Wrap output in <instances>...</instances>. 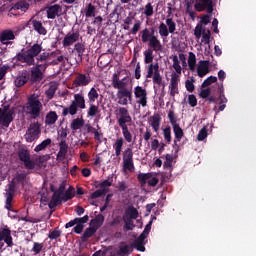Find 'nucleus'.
Returning a JSON list of instances; mask_svg holds the SVG:
<instances>
[{
    "instance_id": "nucleus-36",
    "label": "nucleus",
    "mask_w": 256,
    "mask_h": 256,
    "mask_svg": "<svg viewBox=\"0 0 256 256\" xmlns=\"http://www.w3.org/2000/svg\"><path fill=\"white\" fill-rule=\"evenodd\" d=\"M153 177L152 173H139L137 175V180L139 181L140 185L143 187L147 185V181Z\"/></svg>"
},
{
    "instance_id": "nucleus-49",
    "label": "nucleus",
    "mask_w": 256,
    "mask_h": 256,
    "mask_svg": "<svg viewBox=\"0 0 256 256\" xmlns=\"http://www.w3.org/2000/svg\"><path fill=\"white\" fill-rule=\"evenodd\" d=\"M109 192V189H98L95 192H93L90 195L91 199H99V197H104V195H106Z\"/></svg>"
},
{
    "instance_id": "nucleus-18",
    "label": "nucleus",
    "mask_w": 256,
    "mask_h": 256,
    "mask_svg": "<svg viewBox=\"0 0 256 256\" xmlns=\"http://www.w3.org/2000/svg\"><path fill=\"white\" fill-rule=\"evenodd\" d=\"M36 68L31 71V79L33 81H41L43 79V72H41V69L45 71L47 67H49V63H44V64H35Z\"/></svg>"
},
{
    "instance_id": "nucleus-6",
    "label": "nucleus",
    "mask_w": 256,
    "mask_h": 256,
    "mask_svg": "<svg viewBox=\"0 0 256 256\" xmlns=\"http://www.w3.org/2000/svg\"><path fill=\"white\" fill-rule=\"evenodd\" d=\"M168 119L173 127V132L175 135L174 143H177L181 141V139H183L184 132L181 126H179V124L177 123L179 119L177 118V115H175V110L170 109L168 111Z\"/></svg>"
},
{
    "instance_id": "nucleus-1",
    "label": "nucleus",
    "mask_w": 256,
    "mask_h": 256,
    "mask_svg": "<svg viewBox=\"0 0 256 256\" xmlns=\"http://www.w3.org/2000/svg\"><path fill=\"white\" fill-rule=\"evenodd\" d=\"M29 183V179H27V174L25 173H16L10 184H8V189H6L5 204L4 208L7 211H12V213H17L15 209H13V203H15V192L23 191L25 189V185Z\"/></svg>"
},
{
    "instance_id": "nucleus-28",
    "label": "nucleus",
    "mask_w": 256,
    "mask_h": 256,
    "mask_svg": "<svg viewBox=\"0 0 256 256\" xmlns=\"http://www.w3.org/2000/svg\"><path fill=\"white\" fill-rule=\"evenodd\" d=\"M95 233H97V230L93 226L86 228L83 235L81 236L82 243H87L89 239L95 235Z\"/></svg>"
},
{
    "instance_id": "nucleus-46",
    "label": "nucleus",
    "mask_w": 256,
    "mask_h": 256,
    "mask_svg": "<svg viewBox=\"0 0 256 256\" xmlns=\"http://www.w3.org/2000/svg\"><path fill=\"white\" fill-rule=\"evenodd\" d=\"M152 36L148 28H145L144 30L141 31V41L142 43H149L152 39Z\"/></svg>"
},
{
    "instance_id": "nucleus-40",
    "label": "nucleus",
    "mask_w": 256,
    "mask_h": 256,
    "mask_svg": "<svg viewBox=\"0 0 256 256\" xmlns=\"http://www.w3.org/2000/svg\"><path fill=\"white\" fill-rule=\"evenodd\" d=\"M129 219H137L139 217V211L134 206L128 207L126 214Z\"/></svg>"
},
{
    "instance_id": "nucleus-26",
    "label": "nucleus",
    "mask_w": 256,
    "mask_h": 256,
    "mask_svg": "<svg viewBox=\"0 0 256 256\" xmlns=\"http://www.w3.org/2000/svg\"><path fill=\"white\" fill-rule=\"evenodd\" d=\"M58 119H59V115H57V112L50 111L46 114L45 125H48L49 127H51V125H55V123H57Z\"/></svg>"
},
{
    "instance_id": "nucleus-25",
    "label": "nucleus",
    "mask_w": 256,
    "mask_h": 256,
    "mask_svg": "<svg viewBox=\"0 0 256 256\" xmlns=\"http://www.w3.org/2000/svg\"><path fill=\"white\" fill-rule=\"evenodd\" d=\"M1 108H0V125L1 127H5L6 129L9 127V125H11V123H13V119H15V117L13 116V114H1Z\"/></svg>"
},
{
    "instance_id": "nucleus-27",
    "label": "nucleus",
    "mask_w": 256,
    "mask_h": 256,
    "mask_svg": "<svg viewBox=\"0 0 256 256\" xmlns=\"http://www.w3.org/2000/svg\"><path fill=\"white\" fill-rule=\"evenodd\" d=\"M103 223H105V216H103V214H98L94 219L90 221L91 227L96 229V231L103 226Z\"/></svg>"
},
{
    "instance_id": "nucleus-45",
    "label": "nucleus",
    "mask_w": 256,
    "mask_h": 256,
    "mask_svg": "<svg viewBox=\"0 0 256 256\" xmlns=\"http://www.w3.org/2000/svg\"><path fill=\"white\" fill-rule=\"evenodd\" d=\"M55 93H57V84L51 83L49 88L46 90L45 95L48 99H53V97H55Z\"/></svg>"
},
{
    "instance_id": "nucleus-8",
    "label": "nucleus",
    "mask_w": 256,
    "mask_h": 256,
    "mask_svg": "<svg viewBox=\"0 0 256 256\" xmlns=\"http://www.w3.org/2000/svg\"><path fill=\"white\" fill-rule=\"evenodd\" d=\"M19 160L24 163L25 169L33 170L37 167V163L34 160H31V152L29 150L22 148L18 151Z\"/></svg>"
},
{
    "instance_id": "nucleus-13",
    "label": "nucleus",
    "mask_w": 256,
    "mask_h": 256,
    "mask_svg": "<svg viewBox=\"0 0 256 256\" xmlns=\"http://www.w3.org/2000/svg\"><path fill=\"white\" fill-rule=\"evenodd\" d=\"M15 41V32L11 29H5L0 33V43L2 45H12Z\"/></svg>"
},
{
    "instance_id": "nucleus-10",
    "label": "nucleus",
    "mask_w": 256,
    "mask_h": 256,
    "mask_svg": "<svg viewBox=\"0 0 256 256\" xmlns=\"http://www.w3.org/2000/svg\"><path fill=\"white\" fill-rule=\"evenodd\" d=\"M89 83H91V76L89 74L78 73L72 82V87L79 89V87H87Z\"/></svg>"
},
{
    "instance_id": "nucleus-60",
    "label": "nucleus",
    "mask_w": 256,
    "mask_h": 256,
    "mask_svg": "<svg viewBox=\"0 0 256 256\" xmlns=\"http://www.w3.org/2000/svg\"><path fill=\"white\" fill-rule=\"evenodd\" d=\"M163 135L166 143L170 145L171 144V126H166V128L163 130Z\"/></svg>"
},
{
    "instance_id": "nucleus-11",
    "label": "nucleus",
    "mask_w": 256,
    "mask_h": 256,
    "mask_svg": "<svg viewBox=\"0 0 256 256\" xmlns=\"http://www.w3.org/2000/svg\"><path fill=\"white\" fill-rule=\"evenodd\" d=\"M135 99H138L137 103L142 107H147V90L141 86L134 88Z\"/></svg>"
},
{
    "instance_id": "nucleus-19",
    "label": "nucleus",
    "mask_w": 256,
    "mask_h": 256,
    "mask_svg": "<svg viewBox=\"0 0 256 256\" xmlns=\"http://www.w3.org/2000/svg\"><path fill=\"white\" fill-rule=\"evenodd\" d=\"M67 153H69V145L65 139H62L59 143V151L57 153V159L59 161H65L67 157Z\"/></svg>"
},
{
    "instance_id": "nucleus-38",
    "label": "nucleus",
    "mask_w": 256,
    "mask_h": 256,
    "mask_svg": "<svg viewBox=\"0 0 256 256\" xmlns=\"http://www.w3.org/2000/svg\"><path fill=\"white\" fill-rule=\"evenodd\" d=\"M120 128L122 129V135L125 139V142L132 143L133 142V134H131V131H129V126H122Z\"/></svg>"
},
{
    "instance_id": "nucleus-56",
    "label": "nucleus",
    "mask_w": 256,
    "mask_h": 256,
    "mask_svg": "<svg viewBox=\"0 0 256 256\" xmlns=\"http://www.w3.org/2000/svg\"><path fill=\"white\" fill-rule=\"evenodd\" d=\"M99 113V106L95 104H90V107L87 112V117H95Z\"/></svg>"
},
{
    "instance_id": "nucleus-4",
    "label": "nucleus",
    "mask_w": 256,
    "mask_h": 256,
    "mask_svg": "<svg viewBox=\"0 0 256 256\" xmlns=\"http://www.w3.org/2000/svg\"><path fill=\"white\" fill-rule=\"evenodd\" d=\"M85 96L81 93L74 94V100L71 102L69 107H64L62 111V116L67 117V115H77L79 109H85Z\"/></svg>"
},
{
    "instance_id": "nucleus-33",
    "label": "nucleus",
    "mask_w": 256,
    "mask_h": 256,
    "mask_svg": "<svg viewBox=\"0 0 256 256\" xmlns=\"http://www.w3.org/2000/svg\"><path fill=\"white\" fill-rule=\"evenodd\" d=\"M27 81H29V76L27 75V73H22V75L16 77L14 85L15 87H23V85H25Z\"/></svg>"
},
{
    "instance_id": "nucleus-35",
    "label": "nucleus",
    "mask_w": 256,
    "mask_h": 256,
    "mask_svg": "<svg viewBox=\"0 0 256 256\" xmlns=\"http://www.w3.org/2000/svg\"><path fill=\"white\" fill-rule=\"evenodd\" d=\"M83 125H85V120L83 118H75L72 120L70 128L72 131H78V129H81Z\"/></svg>"
},
{
    "instance_id": "nucleus-16",
    "label": "nucleus",
    "mask_w": 256,
    "mask_h": 256,
    "mask_svg": "<svg viewBox=\"0 0 256 256\" xmlns=\"http://www.w3.org/2000/svg\"><path fill=\"white\" fill-rule=\"evenodd\" d=\"M6 243L7 247H13V236H11V229H0V243Z\"/></svg>"
},
{
    "instance_id": "nucleus-50",
    "label": "nucleus",
    "mask_w": 256,
    "mask_h": 256,
    "mask_svg": "<svg viewBox=\"0 0 256 256\" xmlns=\"http://www.w3.org/2000/svg\"><path fill=\"white\" fill-rule=\"evenodd\" d=\"M111 185H113V174L107 180L100 182L96 187H100V189H109L108 187H111Z\"/></svg>"
},
{
    "instance_id": "nucleus-7",
    "label": "nucleus",
    "mask_w": 256,
    "mask_h": 256,
    "mask_svg": "<svg viewBox=\"0 0 256 256\" xmlns=\"http://www.w3.org/2000/svg\"><path fill=\"white\" fill-rule=\"evenodd\" d=\"M39 135H41V123L33 122L28 127L24 137L27 143H33V141L39 139Z\"/></svg>"
},
{
    "instance_id": "nucleus-53",
    "label": "nucleus",
    "mask_w": 256,
    "mask_h": 256,
    "mask_svg": "<svg viewBox=\"0 0 256 256\" xmlns=\"http://www.w3.org/2000/svg\"><path fill=\"white\" fill-rule=\"evenodd\" d=\"M126 80H127V77H124L123 79L118 80V82L113 85V88L118 89V91H123V89H129V88H126L127 87V82H125Z\"/></svg>"
},
{
    "instance_id": "nucleus-52",
    "label": "nucleus",
    "mask_w": 256,
    "mask_h": 256,
    "mask_svg": "<svg viewBox=\"0 0 256 256\" xmlns=\"http://www.w3.org/2000/svg\"><path fill=\"white\" fill-rule=\"evenodd\" d=\"M166 25L168 27L169 33H171V34L175 33V31L177 29V24L175 23V21H173V18H167Z\"/></svg>"
},
{
    "instance_id": "nucleus-17",
    "label": "nucleus",
    "mask_w": 256,
    "mask_h": 256,
    "mask_svg": "<svg viewBox=\"0 0 256 256\" xmlns=\"http://www.w3.org/2000/svg\"><path fill=\"white\" fill-rule=\"evenodd\" d=\"M63 7L59 4H54L47 8V19H55L56 17H61L63 15Z\"/></svg>"
},
{
    "instance_id": "nucleus-64",
    "label": "nucleus",
    "mask_w": 256,
    "mask_h": 256,
    "mask_svg": "<svg viewBox=\"0 0 256 256\" xmlns=\"http://www.w3.org/2000/svg\"><path fill=\"white\" fill-rule=\"evenodd\" d=\"M49 239H59L61 237V230L59 228H55L53 231L49 232Z\"/></svg>"
},
{
    "instance_id": "nucleus-54",
    "label": "nucleus",
    "mask_w": 256,
    "mask_h": 256,
    "mask_svg": "<svg viewBox=\"0 0 256 256\" xmlns=\"http://www.w3.org/2000/svg\"><path fill=\"white\" fill-rule=\"evenodd\" d=\"M95 5L89 3L86 7V11H85V17L89 18V17H95Z\"/></svg>"
},
{
    "instance_id": "nucleus-41",
    "label": "nucleus",
    "mask_w": 256,
    "mask_h": 256,
    "mask_svg": "<svg viewBox=\"0 0 256 256\" xmlns=\"http://www.w3.org/2000/svg\"><path fill=\"white\" fill-rule=\"evenodd\" d=\"M74 51L77 52L80 61H83V53H85V45L78 42L74 45Z\"/></svg>"
},
{
    "instance_id": "nucleus-47",
    "label": "nucleus",
    "mask_w": 256,
    "mask_h": 256,
    "mask_svg": "<svg viewBox=\"0 0 256 256\" xmlns=\"http://www.w3.org/2000/svg\"><path fill=\"white\" fill-rule=\"evenodd\" d=\"M43 249H45L44 243L34 242L31 249V253H34V255H39V253H41Z\"/></svg>"
},
{
    "instance_id": "nucleus-2",
    "label": "nucleus",
    "mask_w": 256,
    "mask_h": 256,
    "mask_svg": "<svg viewBox=\"0 0 256 256\" xmlns=\"http://www.w3.org/2000/svg\"><path fill=\"white\" fill-rule=\"evenodd\" d=\"M43 51L42 43H34L30 45L26 50L23 48L15 56L16 61L19 63H26L28 67L35 65V58L39 57Z\"/></svg>"
},
{
    "instance_id": "nucleus-9",
    "label": "nucleus",
    "mask_w": 256,
    "mask_h": 256,
    "mask_svg": "<svg viewBox=\"0 0 256 256\" xmlns=\"http://www.w3.org/2000/svg\"><path fill=\"white\" fill-rule=\"evenodd\" d=\"M147 79H153V83L155 85H161L163 83V77L161 76V73L159 72V64H150L148 66V72L146 75Z\"/></svg>"
},
{
    "instance_id": "nucleus-32",
    "label": "nucleus",
    "mask_w": 256,
    "mask_h": 256,
    "mask_svg": "<svg viewBox=\"0 0 256 256\" xmlns=\"http://www.w3.org/2000/svg\"><path fill=\"white\" fill-rule=\"evenodd\" d=\"M122 219L124 221V231H133V229H135V223L133 222V218H129V216L124 215Z\"/></svg>"
},
{
    "instance_id": "nucleus-63",
    "label": "nucleus",
    "mask_w": 256,
    "mask_h": 256,
    "mask_svg": "<svg viewBox=\"0 0 256 256\" xmlns=\"http://www.w3.org/2000/svg\"><path fill=\"white\" fill-rule=\"evenodd\" d=\"M207 135H208L207 128L204 127L200 129V131L198 132L197 139L199 141H205V139H207Z\"/></svg>"
},
{
    "instance_id": "nucleus-15",
    "label": "nucleus",
    "mask_w": 256,
    "mask_h": 256,
    "mask_svg": "<svg viewBox=\"0 0 256 256\" xmlns=\"http://www.w3.org/2000/svg\"><path fill=\"white\" fill-rule=\"evenodd\" d=\"M79 37H81L79 31H76L74 33L68 32L62 41L63 47H71V45L79 41Z\"/></svg>"
},
{
    "instance_id": "nucleus-39",
    "label": "nucleus",
    "mask_w": 256,
    "mask_h": 256,
    "mask_svg": "<svg viewBox=\"0 0 256 256\" xmlns=\"http://www.w3.org/2000/svg\"><path fill=\"white\" fill-rule=\"evenodd\" d=\"M99 99V92L95 87H92L88 92V103L93 104Z\"/></svg>"
},
{
    "instance_id": "nucleus-12",
    "label": "nucleus",
    "mask_w": 256,
    "mask_h": 256,
    "mask_svg": "<svg viewBox=\"0 0 256 256\" xmlns=\"http://www.w3.org/2000/svg\"><path fill=\"white\" fill-rule=\"evenodd\" d=\"M179 81H181L179 74L173 72L171 74L170 85H169L170 97H175V95H179Z\"/></svg>"
},
{
    "instance_id": "nucleus-58",
    "label": "nucleus",
    "mask_w": 256,
    "mask_h": 256,
    "mask_svg": "<svg viewBox=\"0 0 256 256\" xmlns=\"http://www.w3.org/2000/svg\"><path fill=\"white\" fill-rule=\"evenodd\" d=\"M11 69V66L8 64H4L0 67V81H3L5 79V75L9 73V70Z\"/></svg>"
},
{
    "instance_id": "nucleus-62",
    "label": "nucleus",
    "mask_w": 256,
    "mask_h": 256,
    "mask_svg": "<svg viewBox=\"0 0 256 256\" xmlns=\"http://www.w3.org/2000/svg\"><path fill=\"white\" fill-rule=\"evenodd\" d=\"M172 61L173 69H175L176 73L181 74V65L179 64V57H177V55H174Z\"/></svg>"
},
{
    "instance_id": "nucleus-48",
    "label": "nucleus",
    "mask_w": 256,
    "mask_h": 256,
    "mask_svg": "<svg viewBox=\"0 0 256 256\" xmlns=\"http://www.w3.org/2000/svg\"><path fill=\"white\" fill-rule=\"evenodd\" d=\"M123 163L133 161V149L127 148L123 152Z\"/></svg>"
},
{
    "instance_id": "nucleus-23",
    "label": "nucleus",
    "mask_w": 256,
    "mask_h": 256,
    "mask_svg": "<svg viewBox=\"0 0 256 256\" xmlns=\"http://www.w3.org/2000/svg\"><path fill=\"white\" fill-rule=\"evenodd\" d=\"M209 60H200L199 65L197 67V75L198 77H205L209 73Z\"/></svg>"
},
{
    "instance_id": "nucleus-55",
    "label": "nucleus",
    "mask_w": 256,
    "mask_h": 256,
    "mask_svg": "<svg viewBox=\"0 0 256 256\" xmlns=\"http://www.w3.org/2000/svg\"><path fill=\"white\" fill-rule=\"evenodd\" d=\"M213 83H217V77L216 76H210L208 78H206L202 85L201 88L205 89V87H209V85H213Z\"/></svg>"
},
{
    "instance_id": "nucleus-24",
    "label": "nucleus",
    "mask_w": 256,
    "mask_h": 256,
    "mask_svg": "<svg viewBox=\"0 0 256 256\" xmlns=\"http://www.w3.org/2000/svg\"><path fill=\"white\" fill-rule=\"evenodd\" d=\"M130 90H131V88L117 91L116 96H117V99H118V105H123V106L128 105L127 97L129 95Z\"/></svg>"
},
{
    "instance_id": "nucleus-5",
    "label": "nucleus",
    "mask_w": 256,
    "mask_h": 256,
    "mask_svg": "<svg viewBox=\"0 0 256 256\" xmlns=\"http://www.w3.org/2000/svg\"><path fill=\"white\" fill-rule=\"evenodd\" d=\"M115 115L119 127H127L133 123V118L126 107H119L116 109Z\"/></svg>"
},
{
    "instance_id": "nucleus-51",
    "label": "nucleus",
    "mask_w": 256,
    "mask_h": 256,
    "mask_svg": "<svg viewBox=\"0 0 256 256\" xmlns=\"http://www.w3.org/2000/svg\"><path fill=\"white\" fill-rule=\"evenodd\" d=\"M153 59H155V56H153V50L149 48L144 52V62L148 65L149 63H153Z\"/></svg>"
},
{
    "instance_id": "nucleus-59",
    "label": "nucleus",
    "mask_w": 256,
    "mask_h": 256,
    "mask_svg": "<svg viewBox=\"0 0 256 256\" xmlns=\"http://www.w3.org/2000/svg\"><path fill=\"white\" fill-rule=\"evenodd\" d=\"M51 201H53V203H58L59 205H61V203H63V194L54 191Z\"/></svg>"
},
{
    "instance_id": "nucleus-44",
    "label": "nucleus",
    "mask_w": 256,
    "mask_h": 256,
    "mask_svg": "<svg viewBox=\"0 0 256 256\" xmlns=\"http://www.w3.org/2000/svg\"><path fill=\"white\" fill-rule=\"evenodd\" d=\"M133 253V246L124 245L119 248L118 255L119 256H125V255H131Z\"/></svg>"
},
{
    "instance_id": "nucleus-14",
    "label": "nucleus",
    "mask_w": 256,
    "mask_h": 256,
    "mask_svg": "<svg viewBox=\"0 0 256 256\" xmlns=\"http://www.w3.org/2000/svg\"><path fill=\"white\" fill-rule=\"evenodd\" d=\"M194 7L199 13L205 11V9L207 13H213V1L211 0H199Z\"/></svg>"
},
{
    "instance_id": "nucleus-61",
    "label": "nucleus",
    "mask_w": 256,
    "mask_h": 256,
    "mask_svg": "<svg viewBox=\"0 0 256 256\" xmlns=\"http://www.w3.org/2000/svg\"><path fill=\"white\" fill-rule=\"evenodd\" d=\"M194 82H195V78H191V80H186L185 82L186 90L189 93H193V91H195V84H193Z\"/></svg>"
},
{
    "instance_id": "nucleus-22",
    "label": "nucleus",
    "mask_w": 256,
    "mask_h": 256,
    "mask_svg": "<svg viewBox=\"0 0 256 256\" xmlns=\"http://www.w3.org/2000/svg\"><path fill=\"white\" fill-rule=\"evenodd\" d=\"M148 47L155 51V53H159V51H163V44H161V40H159V36H152L150 41L148 42Z\"/></svg>"
},
{
    "instance_id": "nucleus-57",
    "label": "nucleus",
    "mask_w": 256,
    "mask_h": 256,
    "mask_svg": "<svg viewBox=\"0 0 256 256\" xmlns=\"http://www.w3.org/2000/svg\"><path fill=\"white\" fill-rule=\"evenodd\" d=\"M160 37H169V30L165 23H161L158 27Z\"/></svg>"
},
{
    "instance_id": "nucleus-21",
    "label": "nucleus",
    "mask_w": 256,
    "mask_h": 256,
    "mask_svg": "<svg viewBox=\"0 0 256 256\" xmlns=\"http://www.w3.org/2000/svg\"><path fill=\"white\" fill-rule=\"evenodd\" d=\"M146 239H147V236H145V234H140L139 237L136 238L132 243V247L134 249H137V251H141V253H145Z\"/></svg>"
},
{
    "instance_id": "nucleus-29",
    "label": "nucleus",
    "mask_w": 256,
    "mask_h": 256,
    "mask_svg": "<svg viewBox=\"0 0 256 256\" xmlns=\"http://www.w3.org/2000/svg\"><path fill=\"white\" fill-rule=\"evenodd\" d=\"M123 145H125V140L123 137H120L116 139V141L113 144V149L115 150L116 157H119L121 155V152L123 151Z\"/></svg>"
},
{
    "instance_id": "nucleus-20",
    "label": "nucleus",
    "mask_w": 256,
    "mask_h": 256,
    "mask_svg": "<svg viewBox=\"0 0 256 256\" xmlns=\"http://www.w3.org/2000/svg\"><path fill=\"white\" fill-rule=\"evenodd\" d=\"M29 23H31L34 31H36V33H38V35H47V28H45V26H43V22L31 18L28 21V24Z\"/></svg>"
},
{
    "instance_id": "nucleus-30",
    "label": "nucleus",
    "mask_w": 256,
    "mask_h": 256,
    "mask_svg": "<svg viewBox=\"0 0 256 256\" xmlns=\"http://www.w3.org/2000/svg\"><path fill=\"white\" fill-rule=\"evenodd\" d=\"M23 11L24 13L29 10V3L27 1H19L16 2L12 8L11 11Z\"/></svg>"
},
{
    "instance_id": "nucleus-37",
    "label": "nucleus",
    "mask_w": 256,
    "mask_h": 256,
    "mask_svg": "<svg viewBox=\"0 0 256 256\" xmlns=\"http://www.w3.org/2000/svg\"><path fill=\"white\" fill-rule=\"evenodd\" d=\"M188 67L190 71H195V67H197V56H195V53L189 52L188 54Z\"/></svg>"
},
{
    "instance_id": "nucleus-42",
    "label": "nucleus",
    "mask_w": 256,
    "mask_h": 256,
    "mask_svg": "<svg viewBox=\"0 0 256 256\" xmlns=\"http://www.w3.org/2000/svg\"><path fill=\"white\" fill-rule=\"evenodd\" d=\"M49 55H50L49 52L40 53L36 57L35 65H43L44 63H47V60L49 59Z\"/></svg>"
},
{
    "instance_id": "nucleus-3",
    "label": "nucleus",
    "mask_w": 256,
    "mask_h": 256,
    "mask_svg": "<svg viewBox=\"0 0 256 256\" xmlns=\"http://www.w3.org/2000/svg\"><path fill=\"white\" fill-rule=\"evenodd\" d=\"M43 111V103L39 100V95L31 94L26 102V113L31 119H39Z\"/></svg>"
},
{
    "instance_id": "nucleus-31",
    "label": "nucleus",
    "mask_w": 256,
    "mask_h": 256,
    "mask_svg": "<svg viewBox=\"0 0 256 256\" xmlns=\"http://www.w3.org/2000/svg\"><path fill=\"white\" fill-rule=\"evenodd\" d=\"M75 197V188L73 186H69V188L62 194L63 203H67V201H71Z\"/></svg>"
},
{
    "instance_id": "nucleus-34",
    "label": "nucleus",
    "mask_w": 256,
    "mask_h": 256,
    "mask_svg": "<svg viewBox=\"0 0 256 256\" xmlns=\"http://www.w3.org/2000/svg\"><path fill=\"white\" fill-rule=\"evenodd\" d=\"M151 119V127L155 133H157L159 131V127H161V116L159 114H154Z\"/></svg>"
},
{
    "instance_id": "nucleus-43",
    "label": "nucleus",
    "mask_w": 256,
    "mask_h": 256,
    "mask_svg": "<svg viewBox=\"0 0 256 256\" xmlns=\"http://www.w3.org/2000/svg\"><path fill=\"white\" fill-rule=\"evenodd\" d=\"M51 145V139L47 138L44 141H42L40 144H38L35 148L34 151L35 153H39V151H43L44 149H47Z\"/></svg>"
}]
</instances>
